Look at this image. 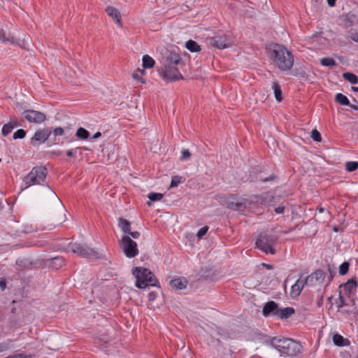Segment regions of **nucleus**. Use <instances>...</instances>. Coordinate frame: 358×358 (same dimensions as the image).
I'll list each match as a JSON object with an SVG mask.
<instances>
[{"instance_id":"13d9d810","label":"nucleus","mask_w":358,"mask_h":358,"mask_svg":"<svg viewBox=\"0 0 358 358\" xmlns=\"http://www.w3.org/2000/svg\"><path fill=\"white\" fill-rule=\"evenodd\" d=\"M262 266L266 267L267 269H273V265L267 264H265V263H263Z\"/></svg>"},{"instance_id":"0eeeda50","label":"nucleus","mask_w":358,"mask_h":358,"mask_svg":"<svg viewBox=\"0 0 358 358\" xmlns=\"http://www.w3.org/2000/svg\"><path fill=\"white\" fill-rule=\"evenodd\" d=\"M225 202L229 209L240 212L244 211L251 203L248 199L237 194H229L225 197Z\"/></svg>"},{"instance_id":"338daca9","label":"nucleus","mask_w":358,"mask_h":358,"mask_svg":"<svg viewBox=\"0 0 358 358\" xmlns=\"http://www.w3.org/2000/svg\"><path fill=\"white\" fill-rule=\"evenodd\" d=\"M331 299H332V297H331H331H329L328 300H329V301H331Z\"/></svg>"},{"instance_id":"a19ab883","label":"nucleus","mask_w":358,"mask_h":358,"mask_svg":"<svg viewBox=\"0 0 358 358\" xmlns=\"http://www.w3.org/2000/svg\"><path fill=\"white\" fill-rule=\"evenodd\" d=\"M34 355H27L25 353H19L16 355H9L6 357V358H33Z\"/></svg>"},{"instance_id":"c9c22d12","label":"nucleus","mask_w":358,"mask_h":358,"mask_svg":"<svg viewBox=\"0 0 358 358\" xmlns=\"http://www.w3.org/2000/svg\"><path fill=\"white\" fill-rule=\"evenodd\" d=\"M11 340L8 339L0 343V352L8 350L10 348Z\"/></svg>"},{"instance_id":"f704fd0d","label":"nucleus","mask_w":358,"mask_h":358,"mask_svg":"<svg viewBox=\"0 0 358 358\" xmlns=\"http://www.w3.org/2000/svg\"><path fill=\"white\" fill-rule=\"evenodd\" d=\"M350 264L347 262H344L343 264H341L339 266V273L341 275H345L348 270H349Z\"/></svg>"},{"instance_id":"8fccbe9b","label":"nucleus","mask_w":358,"mask_h":358,"mask_svg":"<svg viewBox=\"0 0 358 358\" xmlns=\"http://www.w3.org/2000/svg\"><path fill=\"white\" fill-rule=\"evenodd\" d=\"M128 234H129L133 238L137 239L140 237V232L138 231H130Z\"/></svg>"},{"instance_id":"dca6fc26","label":"nucleus","mask_w":358,"mask_h":358,"mask_svg":"<svg viewBox=\"0 0 358 358\" xmlns=\"http://www.w3.org/2000/svg\"><path fill=\"white\" fill-rule=\"evenodd\" d=\"M280 200V196H275L271 192H265L262 194L259 197V201L268 206H275V203Z\"/></svg>"},{"instance_id":"9b49d317","label":"nucleus","mask_w":358,"mask_h":358,"mask_svg":"<svg viewBox=\"0 0 358 358\" xmlns=\"http://www.w3.org/2000/svg\"><path fill=\"white\" fill-rule=\"evenodd\" d=\"M69 250L83 257H96L98 255L93 249L78 243H70L69 244Z\"/></svg>"},{"instance_id":"393cba45","label":"nucleus","mask_w":358,"mask_h":358,"mask_svg":"<svg viewBox=\"0 0 358 358\" xmlns=\"http://www.w3.org/2000/svg\"><path fill=\"white\" fill-rule=\"evenodd\" d=\"M155 60L148 55L143 57V67L144 69H150L155 66Z\"/></svg>"},{"instance_id":"412c9836","label":"nucleus","mask_w":358,"mask_h":358,"mask_svg":"<svg viewBox=\"0 0 358 358\" xmlns=\"http://www.w3.org/2000/svg\"><path fill=\"white\" fill-rule=\"evenodd\" d=\"M107 14L116 21L118 24H120L121 17L119 11L113 6H108L106 9Z\"/></svg>"},{"instance_id":"5fc2aeb1","label":"nucleus","mask_w":358,"mask_h":358,"mask_svg":"<svg viewBox=\"0 0 358 358\" xmlns=\"http://www.w3.org/2000/svg\"><path fill=\"white\" fill-rule=\"evenodd\" d=\"M0 287L2 290L5 289L6 287V282L5 280H2L0 281Z\"/></svg>"},{"instance_id":"69168bd1","label":"nucleus","mask_w":358,"mask_h":358,"mask_svg":"<svg viewBox=\"0 0 358 358\" xmlns=\"http://www.w3.org/2000/svg\"><path fill=\"white\" fill-rule=\"evenodd\" d=\"M352 90L354 92H358V87H352Z\"/></svg>"},{"instance_id":"72a5a7b5","label":"nucleus","mask_w":358,"mask_h":358,"mask_svg":"<svg viewBox=\"0 0 358 358\" xmlns=\"http://www.w3.org/2000/svg\"><path fill=\"white\" fill-rule=\"evenodd\" d=\"M81 150H82L81 148L77 147L76 148L67 150L66 154L69 157L76 158V154H77L78 152H79L80 155L82 154Z\"/></svg>"},{"instance_id":"58836bf2","label":"nucleus","mask_w":358,"mask_h":358,"mask_svg":"<svg viewBox=\"0 0 358 358\" xmlns=\"http://www.w3.org/2000/svg\"><path fill=\"white\" fill-rule=\"evenodd\" d=\"M13 129V127L10 124H9L8 123L5 124L3 126V128L1 130L2 135L3 136H8L12 131Z\"/></svg>"},{"instance_id":"bf43d9fd","label":"nucleus","mask_w":358,"mask_h":358,"mask_svg":"<svg viewBox=\"0 0 358 358\" xmlns=\"http://www.w3.org/2000/svg\"><path fill=\"white\" fill-rule=\"evenodd\" d=\"M329 271L330 272V277H329V280H331L333 278H334V273H335V271L334 270H331L330 267H329Z\"/></svg>"},{"instance_id":"052dcab7","label":"nucleus","mask_w":358,"mask_h":358,"mask_svg":"<svg viewBox=\"0 0 358 358\" xmlns=\"http://www.w3.org/2000/svg\"><path fill=\"white\" fill-rule=\"evenodd\" d=\"M52 155H61L62 154V152L60 151V150H54L51 152Z\"/></svg>"},{"instance_id":"0e129e2a","label":"nucleus","mask_w":358,"mask_h":358,"mask_svg":"<svg viewBox=\"0 0 358 358\" xmlns=\"http://www.w3.org/2000/svg\"><path fill=\"white\" fill-rule=\"evenodd\" d=\"M317 210L320 213H323V212L324 211V210H325V209H324V208H322V207L318 206V207L317 208Z\"/></svg>"},{"instance_id":"f8f14e48","label":"nucleus","mask_w":358,"mask_h":358,"mask_svg":"<svg viewBox=\"0 0 358 358\" xmlns=\"http://www.w3.org/2000/svg\"><path fill=\"white\" fill-rule=\"evenodd\" d=\"M51 134V128H44L43 129L38 130L36 131L34 136L31 138V143L34 146L41 144L48 139Z\"/></svg>"},{"instance_id":"79ce46f5","label":"nucleus","mask_w":358,"mask_h":358,"mask_svg":"<svg viewBox=\"0 0 358 358\" xmlns=\"http://www.w3.org/2000/svg\"><path fill=\"white\" fill-rule=\"evenodd\" d=\"M336 303H337V306L338 308H341L346 305L345 299L344 296L341 294V292L339 293L338 300L336 302Z\"/></svg>"},{"instance_id":"de8ad7c7","label":"nucleus","mask_w":358,"mask_h":358,"mask_svg":"<svg viewBox=\"0 0 358 358\" xmlns=\"http://www.w3.org/2000/svg\"><path fill=\"white\" fill-rule=\"evenodd\" d=\"M8 124H10L13 127V129L20 126V124L19 123V122L16 119L11 120L8 122Z\"/></svg>"},{"instance_id":"b1692460","label":"nucleus","mask_w":358,"mask_h":358,"mask_svg":"<svg viewBox=\"0 0 358 358\" xmlns=\"http://www.w3.org/2000/svg\"><path fill=\"white\" fill-rule=\"evenodd\" d=\"M272 88L274 91L275 99L280 102L282 100V90L280 85L278 82H273L272 84Z\"/></svg>"},{"instance_id":"7ed1b4c3","label":"nucleus","mask_w":358,"mask_h":358,"mask_svg":"<svg viewBox=\"0 0 358 358\" xmlns=\"http://www.w3.org/2000/svg\"><path fill=\"white\" fill-rule=\"evenodd\" d=\"M271 58L273 64L282 71L292 69L294 64V57L285 46L275 44L271 52Z\"/></svg>"},{"instance_id":"4d7b16f0","label":"nucleus","mask_w":358,"mask_h":358,"mask_svg":"<svg viewBox=\"0 0 358 358\" xmlns=\"http://www.w3.org/2000/svg\"><path fill=\"white\" fill-rule=\"evenodd\" d=\"M56 262H59V266H61V264L63 262V260L62 259L59 258V257H56V258L52 259V263L53 264H55Z\"/></svg>"},{"instance_id":"473e14b6","label":"nucleus","mask_w":358,"mask_h":358,"mask_svg":"<svg viewBox=\"0 0 358 358\" xmlns=\"http://www.w3.org/2000/svg\"><path fill=\"white\" fill-rule=\"evenodd\" d=\"M358 169V162L354 161H350L345 164V169L348 172H352Z\"/></svg>"},{"instance_id":"6e6552de","label":"nucleus","mask_w":358,"mask_h":358,"mask_svg":"<svg viewBox=\"0 0 358 358\" xmlns=\"http://www.w3.org/2000/svg\"><path fill=\"white\" fill-rule=\"evenodd\" d=\"M30 38L29 36L24 35V38L20 39L10 34H6L3 29H0V42L10 45H17L20 48L26 49L28 46Z\"/></svg>"},{"instance_id":"aec40b11","label":"nucleus","mask_w":358,"mask_h":358,"mask_svg":"<svg viewBox=\"0 0 358 358\" xmlns=\"http://www.w3.org/2000/svg\"><path fill=\"white\" fill-rule=\"evenodd\" d=\"M333 342L334 345L339 347L348 346L350 343L348 338H345L343 336L338 334H335L333 336Z\"/></svg>"},{"instance_id":"c85d7f7f","label":"nucleus","mask_w":358,"mask_h":358,"mask_svg":"<svg viewBox=\"0 0 358 358\" xmlns=\"http://www.w3.org/2000/svg\"><path fill=\"white\" fill-rule=\"evenodd\" d=\"M69 131H70L69 127L62 128V127H59L55 128L53 129V131H52V132H53V134L55 136H57L67 135V134H69Z\"/></svg>"},{"instance_id":"37998d69","label":"nucleus","mask_w":358,"mask_h":358,"mask_svg":"<svg viewBox=\"0 0 358 358\" xmlns=\"http://www.w3.org/2000/svg\"><path fill=\"white\" fill-rule=\"evenodd\" d=\"M350 38L353 41L358 43V30H350Z\"/></svg>"},{"instance_id":"ddd939ff","label":"nucleus","mask_w":358,"mask_h":358,"mask_svg":"<svg viewBox=\"0 0 358 358\" xmlns=\"http://www.w3.org/2000/svg\"><path fill=\"white\" fill-rule=\"evenodd\" d=\"M325 273L322 270H317L307 276L303 280L307 286H315L322 284L324 280Z\"/></svg>"},{"instance_id":"39448f33","label":"nucleus","mask_w":358,"mask_h":358,"mask_svg":"<svg viewBox=\"0 0 358 358\" xmlns=\"http://www.w3.org/2000/svg\"><path fill=\"white\" fill-rule=\"evenodd\" d=\"M278 238L276 236L269 235L266 232L260 233L256 240V246L266 254L275 255L276 250L274 246L276 245Z\"/></svg>"},{"instance_id":"f3484780","label":"nucleus","mask_w":358,"mask_h":358,"mask_svg":"<svg viewBox=\"0 0 358 358\" xmlns=\"http://www.w3.org/2000/svg\"><path fill=\"white\" fill-rule=\"evenodd\" d=\"M306 283L301 277L292 286L290 295L292 299L296 298L301 294Z\"/></svg>"},{"instance_id":"5701e85b","label":"nucleus","mask_w":358,"mask_h":358,"mask_svg":"<svg viewBox=\"0 0 358 358\" xmlns=\"http://www.w3.org/2000/svg\"><path fill=\"white\" fill-rule=\"evenodd\" d=\"M185 47L192 52H199L201 50V46L193 40L187 41Z\"/></svg>"},{"instance_id":"a211bd4d","label":"nucleus","mask_w":358,"mask_h":358,"mask_svg":"<svg viewBox=\"0 0 358 358\" xmlns=\"http://www.w3.org/2000/svg\"><path fill=\"white\" fill-rule=\"evenodd\" d=\"M187 281L184 278H173L170 281V285L176 289H182L186 287Z\"/></svg>"},{"instance_id":"6e6d98bb","label":"nucleus","mask_w":358,"mask_h":358,"mask_svg":"<svg viewBox=\"0 0 358 358\" xmlns=\"http://www.w3.org/2000/svg\"><path fill=\"white\" fill-rule=\"evenodd\" d=\"M329 6L333 7L336 5V0H327Z\"/></svg>"},{"instance_id":"4be33fe9","label":"nucleus","mask_w":358,"mask_h":358,"mask_svg":"<svg viewBox=\"0 0 358 358\" xmlns=\"http://www.w3.org/2000/svg\"><path fill=\"white\" fill-rule=\"evenodd\" d=\"M357 287V282L355 278H352L348 280L345 284L341 285L340 287H343V289L350 293L352 290H355Z\"/></svg>"},{"instance_id":"ea45409f","label":"nucleus","mask_w":358,"mask_h":358,"mask_svg":"<svg viewBox=\"0 0 358 358\" xmlns=\"http://www.w3.org/2000/svg\"><path fill=\"white\" fill-rule=\"evenodd\" d=\"M311 138L316 142L322 141V137L320 133L316 129H313L311 132Z\"/></svg>"},{"instance_id":"7c9ffc66","label":"nucleus","mask_w":358,"mask_h":358,"mask_svg":"<svg viewBox=\"0 0 358 358\" xmlns=\"http://www.w3.org/2000/svg\"><path fill=\"white\" fill-rule=\"evenodd\" d=\"M320 64L324 66H334L336 65V61L331 57H323L320 60Z\"/></svg>"},{"instance_id":"49530a36","label":"nucleus","mask_w":358,"mask_h":358,"mask_svg":"<svg viewBox=\"0 0 358 358\" xmlns=\"http://www.w3.org/2000/svg\"><path fill=\"white\" fill-rule=\"evenodd\" d=\"M276 176L275 174H271L270 176L268 177H266V178H260V180L262 181L263 182H268V181H273L275 179Z\"/></svg>"},{"instance_id":"603ef678","label":"nucleus","mask_w":358,"mask_h":358,"mask_svg":"<svg viewBox=\"0 0 358 358\" xmlns=\"http://www.w3.org/2000/svg\"><path fill=\"white\" fill-rule=\"evenodd\" d=\"M323 304V296L322 295H320L318 296L317 299V306L318 307H321Z\"/></svg>"},{"instance_id":"864d4df0","label":"nucleus","mask_w":358,"mask_h":358,"mask_svg":"<svg viewBox=\"0 0 358 358\" xmlns=\"http://www.w3.org/2000/svg\"><path fill=\"white\" fill-rule=\"evenodd\" d=\"M299 75L300 76L301 78H308V75L307 73H306V71H301L299 73Z\"/></svg>"},{"instance_id":"a878e982","label":"nucleus","mask_w":358,"mask_h":358,"mask_svg":"<svg viewBox=\"0 0 358 358\" xmlns=\"http://www.w3.org/2000/svg\"><path fill=\"white\" fill-rule=\"evenodd\" d=\"M119 225L125 234H129L131 231V224L128 220L120 218Z\"/></svg>"},{"instance_id":"6ab92c4d","label":"nucleus","mask_w":358,"mask_h":358,"mask_svg":"<svg viewBox=\"0 0 358 358\" xmlns=\"http://www.w3.org/2000/svg\"><path fill=\"white\" fill-rule=\"evenodd\" d=\"M294 313L295 310L292 307H286L283 308H279L278 315L277 316V317L282 320L287 319Z\"/></svg>"},{"instance_id":"c03bdc74","label":"nucleus","mask_w":358,"mask_h":358,"mask_svg":"<svg viewBox=\"0 0 358 358\" xmlns=\"http://www.w3.org/2000/svg\"><path fill=\"white\" fill-rule=\"evenodd\" d=\"M191 153L187 149H183L182 150V155L180 157L181 160H187L190 158Z\"/></svg>"},{"instance_id":"9d476101","label":"nucleus","mask_w":358,"mask_h":358,"mask_svg":"<svg viewBox=\"0 0 358 358\" xmlns=\"http://www.w3.org/2000/svg\"><path fill=\"white\" fill-rule=\"evenodd\" d=\"M208 40L210 45L221 50L228 48L232 44L231 36L224 33H218Z\"/></svg>"},{"instance_id":"a18cd8bd","label":"nucleus","mask_w":358,"mask_h":358,"mask_svg":"<svg viewBox=\"0 0 358 358\" xmlns=\"http://www.w3.org/2000/svg\"><path fill=\"white\" fill-rule=\"evenodd\" d=\"M208 230V227H207V226H205V227L201 228L199 230V231L197 232V234H196L197 237L198 238L203 237L204 235L206 234Z\"/></svg>"},{"instance_id":"e433bc0d","label":"nucleus","mask_w":358,"mask_h":358,"mask_svg":"<svg viewBox=\"0 0 358 358\" xmlns=\"http://www.w3.org/2000/svg\"><path fill=\"white\" fill-rule=\"evenodd\" d=\"M182 182V177L179 176H174L172 177L170 188L177 187Z\"/></svg>"},{"instance_id":"774afa93","label":"nucleus","mask_w":358,"mask_h":358,"mask_svg":"<svg viewBox=\"0 0 358 358\" xmlns=\"http://www.w3.org/2000/svg\"><path fill=\"white\" fill-rule=\"evenodd\" d=\"M140 72H141V73H144V70H141V71H140Z\"/></svg>"},{"instance_id":"e2e57ef3","label":"nucleus","mask_w":358,"mask_h":358,"mask_svg":"<svg viewBox=\"0 0 358 358\" xmlns=\"http://www.w3.org/2000/svg\"><path fill=\"white\" fill-rule=\"evenodd\" d=\"M101 136V132L98 131L94 134V136H92V138L95 139V138L100 137Z\"/></svg>"},{"instance_id":"2f4dec72","label":"nucleus","mask_w":358,"mask_h":358,"mask_svg":"<svg viewBox=\"0 0 358 358\" xmlns=\"http://www.w3.org/2000/svg\"><path fill=\"white\" fill-rule=\"evenodd\" d=\"M163 194L161 193L151 192L148 194V198L150 201H148V205L150 206L151 204V201H160L163 198Z\"/></svg>"},{"instance_id":"f257e3e1","label":"nucleus","mask_w":358,"mask_h":358,"mask_svg":"<svg viewBox=\"0 0 358 358\" xmlns=\"http://www.w3.org/2000/svg\"><path fill=\"white\" fill-rule=\"evenodd\" d=\"M162 66L158 72L161 77L168 81L172 82L183 79L178 66H182L183 62L180 56L173 52L166 51L162 57Z\"/></svg>"},{"instance_id":"4468645a","label":"nucleus","mask_w":358,"mask_h":358,"mask_svg":"<svg viewBox=\"0 0 358 358\" xmlns=\"http://www.w3.org/2000/svg\"><path fill=\"white\" fill-rule=\"evenodd\" d=\"M24 117L30 122L36 124L44 122L46 119V115L38 110H27L23 112Z\"/></svg>"},{"instance_id":"cd10ccee","label":"nucleus","mask_w":358,"mask_h":358,"mask_svg":"<svg viewBox=\"0 0 358 358\" xmlns=\"http://www.w3.org/2000/svg\"><path fill=\"white\" fill-rule=\"evenodd\" d=\"M335 100L336 102L340 103L342 106H348L350 105V101L346 96L341 93H338L336 95Z\"/></svg>"},{"instance_id":"680f3d73","label":"nucleus","mask_w":358,"mask_h":358,"mask_svg":"<svg viewBox=\"0 0 358 358\" xmlns=\"http://www.w3.org/2000/svg\"><path fill=\"white\" fill-rule=\"evenodd\" d=\"M353 110H358V104L357 105H355V104H350L348 105Z\"/></svg>"},{"instance_id":"09e8293b","label":"nucleus","mask_w":358,"mask_h":358,"mask_svg":"<svg viewBox=\"0 0 358 358\" xmlns=\"http://www.w3.org/2000/svg\"><path fill=\"white\" fill-rule=\"evenodd\" d=\"M274 210L277 214H282L285 211V206H280L275 208Z\"/></svg>"},{"instance_id":"1a4fd4ad","label":"nucleus","mask_w":358,"mask_h":358,"mask_svg":"<svg viewBox=\"0 0 358 358\" xmlns=\"http://www.w3.org/2000/svg\"><path fill=\"white\" fill-rule=\"evenodd\" d=\"M120 247L128 258H133L138 254L137 243L128 235H124L120 242Z\"/></svg>"},{"instance_id":"4c0bfd02","label":"nucleus","mask_w":358,"mask_h":358,"mask_svg":"<svg viewBox=\"0 0 358 358\" xmlns=\"http://www.w3.org/2000/svg\"><path fill=\"white\" fill-rule=\"evenodd\" d=\"M25 136H26V131L22 129H17L13 134V138L14 139H22V138H24Z\"/></svg>"},{"instance_id":"f03ea898","label":"nucleus","mask_w":358,"mask_h":358,"mask_svg":"<svg viewBox=\"0 0 358 358\" xmlns=\"http://www.w3.org/2000/svg\"><path fill=\"white\" fill-rule=\"evenodd\" d=\"M270 345L277 350L281 356L296 357L301 353L303 346L289 338L275 336L270 340Z\"/></svg>"},{"instance_id":"20e7f679","label":"nucleus","mask_w":358,"mask_h":358,"mask_svg":"<svg viewBox=\"0 0 358 358\" xmlns=\"http://www.w3.org/2000/svg\"><path fill=\"white\" fill-rule=\"evenodd\" d=\"M136 281V286L139 289H144L148 286H157L158 282L155 275L148 268L134 267L132 270Z\"/></svg>"},{"instance_id":"423d86ee","label":"nucleus","mask_w":358,"mask_h":358,"mask_svg":"<svg viewBox=\"0 0 358 358\" xmlns=\"http://www.w3.org/2000/svg\"><path fill=\"white\" fill-rule=\"evenodd\" d=\"M48 174V169L45 166H34L31 171L24 178L23 182L26 187L34 185H40L45 180Z\"/></svg>"},{"instance_id":"2eb2a0df","label":"nucleus","mask_w":358,"mask_h":358,"mask_svg":"<svg viewBox=\"0 0 358 358\" xmlns=\"http://www.w3.org/2000/svg\"><path fill=\"white\" fill-rule=\"evenodd\" d=\"M279 307L278 303L273 301H270L265 303L262 309V314L264 317L278 315Z\"/></svg>"},{"instance_id":"bb28decb","label":"nucleus","mask_w":358,"mask_h":358,"mask_svg":"<svg viewBox=\"0 0 358 358\" xmlns=\"http://www.w3.org/2000/svg\"><path fill=\"white\" fill-rule=\"evenodd\" d=\"M343 78L350 82L351 84L358 83V77L355 74L350 72H345L343 73Z\"/></svg>"},{"instance_id":"c756f323","label":"nucleus","mask_w":358,"mask_h":358,"mask_svg":"<svg viewBox=\"0 0 358 358\" xmlns=\"http://www.w3.org/2000/svg\"><path fill=\"white\" fill-rule=\"evenodd\" d=\"M76 136L80 139H87L90 136V132L85 128L80 127L78 129Z\"/></svg>"},{"instance_id":"3c124183","label":"nucleus","mask_w":358,"mask_h":358,"mask_svg":"<svg viewBox=\"0 0 358 358\" xmlns=\"http://www.w3.org/2000/svg\"><path fill=\"white\" fill-rule=\"evenodd\" d=\"M133 78L136 80H139L141 83H145V80H143V78H142L141 77L139 76L138 73H133Z\"/></svg>"}]
</instances>
